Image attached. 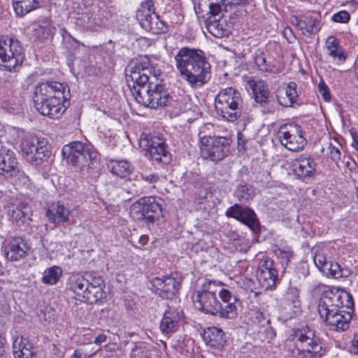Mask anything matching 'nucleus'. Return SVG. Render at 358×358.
I'll use <instances>...</instances> for the list:
<instances>
[{
    "label": "nucleus",
    "instance_id": "nucleus-42",
    "mask_svg": "<svg viewBox=\"0 0 358 358\" xmlns=\"http://www.w3.org/2000/svg\"><path fill=\"white\" fill-rule=\"evenodd\" d=\"M236 195L241 201H249L254 196V190L247 185H240L236 190Z\"/></svg>",
    "mask_w": 358,
    "mask_h": 358
},
{
    "label": "nucleus",
    "instance_id": "nucleus-10",
    "mask_svg": "<svg viewBox=\"0 0 358 358\" xmlns=\"http://www.w3.org/2000/svg\"><path fill=\"white\" fill-rule=\"evenodd\" d=\"M160 75L159 70L151 66L150 59L141 56L126 74V80L129 87L147 85L150 80H157Z\"/></svg>",
    "mask_w": 358,
    "mask_h": 358
},
{
    "label": "nucleus",
    "instance_id": "nucleus-63",
    "mask_svg": "<svg viewBox=\"0 0 358 358\" xmlns=\"http://www.w3.org/2000/svg\"><path fill=\"white\" fill-rule=\"evenodd\" d=\"M83 354V351L81 349H76L71 355L70 358H81Z\"/></svg>",
    "mask_w": 358,
    "mask_h": 358
},
{
    "label": "nucleus",
    "instance_id": "nucleus-3",
    "mask_svg": "<svg viewBox=\"0 0 358 358\" xmlns=\"http://www.w3.org/2000/svg\"><path fill=\"white\" fill-rule=\"evenodd\" d=\"M62 154L69 164L78 168L81 172L90 173L99 167V154L92 145L71 142L63 147Z\"/></svg>",
    "mask_w": 358,
    "mask_h": 358
},
{
    "label": "nucleus",
    "instance_id": "nucleus-58",
    "mask_svg": "<svg viewBox=\"0 0 358 358\" xmlns=\"http://www.w3.org/2000/svg\"><path fill=\"white\" fill-rule=\"evenodd\" d=\"M142 178L150 183L156 182L159 180V176L156 174H142Z\"/></svg>",
    "mask_w": 358,
    "mask_h": 358
},
{
    "label": "nucleus",
    "instance_id": "nucleus-38",
    "mask_svg": "<svg viewBox=\"0 0 358 358\" xmlns=\"http://www.w3.org/2000/svg\"><path fill=\"white\" fill-rule=\"evenodd\" d=\"M322 273L327 277L336 279L347 277L350 274L348 269L342 268L338 263L334 262H329Z\"/></svg>",
    "mask_w": 358,
    "mask_h": 358
},
{
    "label": "nucleus",
    "instance_id": "nucleus-22",
    "mask_svg": "<svg viewBox=\"0 0 358 358\" xmlns=\"http://www.w3.org/2000/svg\"><path fill=\"white\" fill-rule=\"evenodd\" d=\"M29 249V245L25 240L20 237L13 238L6 246V257L9 260L17 261L26 257Z\"/></svg>",
    "mask_w": 358,
    "mask_h": 358
},
{
    "label": "nucleus",
    "instance_id": "nucleus-54",
    "mask_svg": "<svg viewBox=\"0 0 358 358\" xmlns=\"http://www.w3.org/2000/svg\"><path fill=\"white\" fill-rule=\"evenodd\" d=\"M317 22L315 20H310L306 24V32L308 34H313L318 31Z\"/></svg>",
    "mask_w": 358,
    "mask_h": 358
},
{
    "label": "nucleus",
    "instance_id": "nucleus-49",
    "mask_svg": "<svg viewBox=\"0 0 358 358\" xmlns=\"http://www.w3.org/2000/svg\"><path fill=\"white\" fill-rule=\"evenodd\" d=\"M314 262L316 266L320 269V271L323 272L324 268L327 267L329 262L327 261V258L323 253H316L314 256Z\"/></svg>",
    "mask_w": 358,
    "mask_h": 358
},
{
    "label": "nucleus",
    "instance_id": "nucleus-2",
    "mask_svg": "<svg viewBox=\"0 0 358 358\" xmlns=\"http://www.w3.org/2000/svg\"><path fill=\"white\" fill-rule=\"evenodd\" d=\"M176 68L181 77L192 87H201L210 78V65L201 50L181 48L175 56Z\"/></svg>",
    "mask_w": 358,
    "mask_h": 358
},
{
    "label": "nucleus",
    "instance_id": "nucleus-21",
    "mask_svg": "<svg viewBox=\"0 0 358 358\" xmlns=\"http://www.w3.org/2000/svg\"><path fill=\"white\" fill-rule=\"evenodd\" d=\"M282 313L287 317H292L299 311L301 302L299 290L296 287H289L281 301Z\"/></svg>",
    "mask_w": 358,
    "mask_h": 358
},
{
    "label": "nucleus",
    "instance_id": "nucleus-29",
    "mask_svg": "<svg viewBox=\"0 0 358 358\" xmlns=\"http://www.w3.org/2000/svg\"><path fill=\"white\" fill-rule=\"evenodd\" d=\"M203 338L206 343L212 348H219L222 347L226 342L223 331L215 327H208L205 329Z\"/></svg>",
    "mask_w": 358,
    "mask_h": 358
},
{
    "label": "nucleus",
    "instance_id": "nucleus-47",
    "mask_svg": "<svg viewBox=\"0 0 358 358\" xmlns=\"http://www.w3.org/2000/svg\"><path fill=\"white\" fill-rule=\"evenodd\" d=\"M154 13V3L152 0H145L141 3V10H138V17H144L146 13Z\"/></svg>",
    "mask_w": 358,
    "mask_h": 358
},
{
    "label": "nucleus",
    "instance_id": "nucleus-26",
    "mask_svg": "<svg viewBox=\"0 0 358 358\" xmlns=\"http://www.w3.org/2000/svg\"><path fill=\"white\" fill-rule=\"evenodd\" d=\"M181 319L180 313L176 309L167 310L161 320L159 328L162 333L169 334L174 332Z\"/></svg>",
    "mask_w": 358,
    "mask_h": 358
},
{
    "label": "nucleus",
    "instance_id": "nucleus-33",
    "mask_svg": "<svg viewBox=\"0 0 358 358\" xmlns=\"http://www.w3.org/2000/svg\"><path fill=\"white\" fill-rule=\"evenodd\" d=\"M107 166L112 174L122 178L129 176L133 171V166L127 160L111 159Z\"/></svg>",
    "mask_w": 358,
    "mask_h": 358
},
{
    "label": "nucleus",
    "instance_id": "nucleus-23",
    "mask_svg": "<svg viewBox=\"0 0 358 358\" xmlns=\"http://www.w3.org/2000/svg\"><path fill=\"white\" fill-rule=\"evenodd\" d=\"M220 287H218L217 293H218L222 300V302H220L222 304L221 317L232 319L236 317L237 313L235 305L236 298L229 290L225 288L220 289Z\"/></svg>",
    "mask_w": 358,
    "mask_h": 358
},
{
    "label": "nucleus",
    "instance_id": "nucleus-37",
    "mask_svg": "<svg viewBox=\"0 0 358 358\" xmlns=\"http://www.w3.org/2000/svg\"><path fill=\"white\" fill-rule=\"evenodd\" d=\"M257 277L262 286L268 289L275 286L278 275L277 270L275 268L264 273H257Z\"/></svg>",
    "mask_w": 358,
    "mask_h": 358
},
{
    "label": "nucleus",
    "instance_id": "nucleus-17",
    "mask_svg": "<svg viewBox=\"0 0 358 358\" xmlns=\"http://www.w3.org/2000/svg\"><path fill=\"white\" fill-rule=\"evenodd\" d=\"M152 283L156 294L164 299H172L180 286V282L171 275L155 278Z\"/></svg>",
    "mask_w": 358,
    "mask_h": 358
},
{
    "label": "nucleus",
    "instance_id": "nucleus-32",
    "mask_svg": "<svg viewBox=\"0 0 358 358\" xmlns=\"http://www.w3.org/2000/svg\"><path fill=\"white\" fill-rule=\"evenodd\" d=\"M89 282L88 280L80 273H73L69 277V288L75 294L77 300H81Z\"/></svg>",
    "mask_w": 358,
    "mask_h": 358
},
{
    "label": "nucleus",
    "instance_id": "nucleus-20",
    "mask_svg": "<svg viewBox=\"0 0 358 358\" xmlns=\"http://www.w3.org/2000/svg\"><path fill=\"white\" fill-rule=\"evenodd\" d=\"M105 287L103 280L100 278H94L89 282L81 301L94 303L106 298V292L103 290Z\"/></svg>",
    "mask_w": 358,
    "mask_h": 358
},
{
    "label": "nucleus",
    "instance_id": "nucleus-40",
    "mask_svg": "<svg viewBox=\"0 0 358 358\" xmlns=\"http://www.w3.org/2000/svg\"><path fill=\"white\" fill-rule=\"evenodd\" d=\"M15 170L8 175V177L13 178L15 185L20 187H28L29 185V178L24 172L20 169L19 165Z\"/></svg>",
    "mask_w": 358,
    "mask_h": 358
},
{
    "label": "nucleus",
    "instance_id": "nucleus-45",
    "mask_svg": "<svg viewBox=\"0 0 358 358\" xmlns=\"http://www.w3.org/2000/svg\"><path fill=\"white\" fill-rule=\"evenodd\" d=\"M94 19L88 13L83 14L77 20V24L85 29H92L94 27Z\"/></svg>",
    "mask_w": 358,
    "mask_h": 358
},
{
    "label": "nucleus",
    "instance_id": "nucleus-7",
    "mask_svg": "<svg viewBox=\"0 0 358 358\" xmlns=\"http://www.w3.org/2000/svg\"><path fill=\"white\" fill-rule=\"evenodd\" d=\"M20 148L26 161L36 165L48 161L51 156L46 141L36 136L24 135L21 140Z\"/></svg>",
    "mask_w": 358,
    "mask_h": 358
},
{
    "label": "nucleus",
    "instance_id": "nucleus-57",
    "mask_svg": "<svg viewBox=\"0 0 358 358\" xmlns=\"http://www.w3.org/2000/svg\"><path fill=\"white\" fill-rule=\"evenodd\" d=\"M292 252L289 250H279L278 256L282 259L289 262V260L292 257Z\"/></svg>",
    "mask_w": 358,
    "mask_h": 358
},
{
    "label": "nucleus",
    "instance_id": "nucleus-30",
    "mask_svg": "<svg viewBox=\"0 0 358 358\" xmlns=\"http://www.w3.org/2000/svg\"><path fill=\"white\" fill-rule=\"evenodd\" d=\"M296 87L297 85L294 82H290L287 84L285 89V93L282 95L278 96V101L280 105L285 107H295L300 105Z\"/></svg>",
    "mask_w": 358,
    "mask_h": 358
},
{
    "label": "nucleus",
    "instance_id": "nucleus-25",
    "mask_svg": "<svg viewBox=\"0 0 358 358\" xmlns=\"http://www.w3.org/2000/svg\"><path fill=\"white\" fill-rule=\"evenodd\" d=\"M70 210L60 202L52 203L47 210L46 215L52 223L59 224L69 220Z\"/></svg>",
    "mask_w": 358,
    "mask_h": 358
},
{
    "label": "nucleus",
    "instance_id": "nucleus-50",
    "mask_svg": "<svg viewBox=\"0 0 358 358\" xmlns=\"http://www.w3.org/2000/svg\"><path fill=\"white\" fill-rule=\"evenodd\" d=\"M318 91L322 95L323 99L326 102H329L331 101V93L328 86L323 82L321 81L318 84Z\"/></svg>",
    "mask_w": 358,
    "mask_h": 358
},
{
    "label": "nucleus",
    "instance_id": "nucleus-59",
    "mask_svg": "<svg viewBox=\"0 0 358 358\" xmlns=\"http://www.w3.org/2000/svg\"><path fill=\"white\" fill-rule=\"evenodd\" d=\"M246 10L243 8H238L234 11L233 15H230L231 18H237L246 15Z\"/></svg>",
    "mask_w": 358,
    "mask_h": 358
},
{
    "label": "nucleus",
    "instance_id": "nucleus-48",
    "mask_svg": "<svg viewBox=\"0 0 358 358\" xmlns=\"http://www.w3.org/2000/svg\"><path fill=\"white\" fill-rule=\"evenodd\" d=\"M255 62L257 66L262 71H271L268 65L266 64V57L263 52L256 53Z\"/></svg>",
    "mask_w": 358,
    "mask_h": 358
},
{
    "label": "nucleus",
    "instance_id": "nucleus-39",
    "mask_svg": "<svg viewBox=\"0 0 358 358\" xmlns=\"http://www.w3.org/2000/svg\"><path fill=\"white\" fill-rule=\"evenodd\" d=\"M62 272L61 267L52 266L44 271L41 281L45 285H56L59 280Z\"/></svg>",
    "mask_w": 358,
    "mask_h": 358
},
{
    "label": "nucleus",
    "instance_id": "nucleus-34",
    "mask_svg": "<svg viewBox=\"0 0 358 358\" xmlns=\"http://www.w3.org/2000/svg\"><path fill=\"white\" fill-rule=\"evenodd\" d=\"M248 84L252 90L255 99L258 103H265L267 101L269 95V91L265 83L261 80L250 79Z\"/></svg>",
    "mask_w": 358,
    "mask_h": 358
},
{
    "label": "nucleus",
    "instance_id": "nucleus-52",
    "mask_svg": "<svg viewBox=\"0 0 358 358\" xmlns=\"http://www.w3.org/2000/svg\"><path fill=\"white\" fill-rule=\"evenodd\" d=\"M246 4H248V0H227L224 12L227 13L229 10H232L234 6Z\"/></svg>",
    "mask_w": 358,
    "mask_h": 358
},
{
    "label": "nucleus",
    "instance_id": "nucleus-27",
    "mask_svg": "<svg viewBox=\"0 0 358 358\" xmlns=\"http://www.w3.org/2000/svg\"><path fill=\"white\" fill-rule=\"evenodd\" d=\"M143 15L144 17L140 19V23L144 29L155 34L165 32L166 27L164 22L160 20L159 16L155 13H146Z\"/></svg>",
    "mask_w": 358,
    "mask_h": 358
},
{
    "label": "nucleus",
    "instance_id": "nucleus-41",
    "mask_svg": "<svg viewBox=\"0 0 358 358\" xmlns=\"http://www.w3.org/2000/svg\"><path fill=\"white\" fill-rule=\"evenodd\" d=\"M27 210L28 207L25 204L21 203L20 205H17L10 214L11 220L17 223L20 222H23L28 213Z\"/></svg>",
    "mask_w": 358,
    "mask_h": 358
},
{
    "label": "nucleus",
    "instance_id": "nucleus-53",
    "mask_svg": "<svg viewBox=\"0 0 358 358\" xmlns=\"http://www.w3.org/2000/svg\"><path fill=\"white\" fill-rule=\"evenodd\" d=\"M328 154L334 161H338L341 158V152L338 148L334 147L331 144L328 145Z\"/></svg>",
    "mask_w": 358,
    "mask_h": 358
},
{
    "label": "nucleus",
    "instance_id": "nucleus-44",
    "mask_svg": "<svg viewBox=\"0 0 358 358\" xmlns=\"http://www.w3.org/2000/svg\"><path fill=\"white\" fill-rule=\"evenodd\" d=\"M148 348L144 344L136 345L131 352V358H149Z\"/></svg>",
    "mask_w": 358,
    "mask_h": 358
},
{
    "label": "nucleus",
    "instance_id": "nucleus-36",
    "mask_svg": "<svg viewBox=\"0 0 358 358\" xmlns=\"http://www.w3.org/2000/svg\"><path fill=\"white\" fill-rule=\"evenodd\" d=\"M41 0H13L14 10L17 15H24L38 7Z\"/></svg>",
    "mask_w": 358,
    "mask_h": 358
},
{
    "label": "nucleus",
    "instance_id": "nucleus-64",
    "mask_svg": "<svg viewBox=\"0 0 358 358\" xmlns=\"http://www.w3.org/2000/svg\"><path fill=\"white\" fill-rule=\"evenodd\" d=\"M149 241V237L147 235H142L138 238V243L143 246L148 243Z\"/></svg>",
    "mask_w": 358,
    "mask_h": 358
},
{
    "label": "nucleus",
    "instance_id": "nucleus-8",
    "mask_svg": "<svg viewBox=\"0 0 358 358\" xmlns=\"http://www.w3.org/2000/svg\"><path fill=\"white\" fill-rule=\"evenodd\" d=\"M229 145L226 137L203 136L199 138L200 155L203 159L217 163L226 157Z\"/></svg>",
    "mask_w": 358,
    "mask_h": 358
},
{
    "label": "nucleus",
    "instance_id": "nucleus-46",
    "mask_svg": "<svg viewBox=\"0 0 358 358\" xmlns=\"http://www.w3.org/2000/svg\"><path fill=\"white\" fill-rule=\"evenodd\" d=\"M271 269H275L273 267V261L268 258V257H264L262 259H260L259 263V267L258 270L257 271V273H262V272H266L269 271Z\"/></svg>",
    "mask_w": 358,
    "mask_h": 358
},
{
    "label": "nucleus",
    "instance_id": "nucleus-28",
    "mask_svg": "<svg viewBox=\"0 0 358 358\" xmlns=\"http://www.w3.org/2000/svg\"><path fill=\"white\" fill-rule=\"evenodd\" d=\"M295 173L301 178L312 176L315 172L316 164L311 157H301L293 163Z\"/></svg>",
    "mask_w": 358,
    "mask_h": 358
},
{
    "label": "nucleus",
    "instance_id": "nucleus-56",
    "mask_svg": "<svg viewBox=\"0 0 358 358\" xmlns=\"http://www.w3.org/2000/svg\"><path fill=\"white\" fill-rule=\"evenodd\" d=\"M237 250L246 252L250 247V243L245 240H239L235 245Z\"/></svg>",
    "mask_w": 358,
    "mask_h": 358
},
{
    "label": "nucleus",
    "instance_id": "nucleus-11",
    "mask_svg": "<svg viewBox=\"0 0 358 358\" xmlns=\"http://www.w3.org/2000/svg\"><path fill=\"white\" fill-rule=\"evenodd\" d=\"M0 59L2 66L9 71H17L24 60L22 48L17 39L0 38Z\"/></svg>",
    "mask_w": 358,
    "mask_h": 358
},
{
    "label": "nucleus",
    "instance_id": "nucleus-35",
    "mask_svg": "<svg viewBox=\"0 0 358 358\" xmlns=\"http://www.w3.org/2000/svg\"><path fill=\"white\" fill-rule=\"evenodd\" d=\"M224 16V13H220L219 15H210L208 18L207 29L209 33L217 38H222L227 34V30L225 29L222 24L220 23V19Z\"/></svg>",
    "mask_w": 358,
    "mask_h": 358
},
{
    "label": "nucleus",
    "instance_id": "nucleus-31",
    "mask_svg": "<svg viewBox=\"0 0 358 358\" xmlns=\"http://www.w3.org/2000/svg\"><path fill=\"white\" fill-rule=\"evenodd\" d=\"M13 355L15 358H34L33 345L28 338L21 337L13 343Z\"/></svg>",
    "mask_w": 358,
    "mask_h": 358
},
{
    "label": "nucleus",
    "instance_id": "nucleus-16",
    "mask_svg": "<svg viewBox=\"0 0 358 358\" xmlns=\"http://www.w3.org/2000/svg\"><path fill=\"white\" fill-rule=\"evenodd\" d=\"M69 99L34 100L36 109L43 115L52 119L59 118L69 105Z\"/></svg>",
    "mask_w": 358,
    "mask_h": 358
},
{
    "label": "nucleus",
    "instance_id": "nucleus-55",
    "mask_svg": "<svg viewBox=\"0 0 358 358\" xmlns=\"http://www.w3.org/2000/svg\"><path fill=\"white\" fill-rule=\"evenodd\" d=\"M349 351L352 354H358V329L354 334L353 338L351 341V345L349 348Z\"/></svg>",
    "mask_w": 358,
    "mask_h": 358
},
{
    "label": "nucleus",
    "instance_id": "nucleus-4",
    "mask_svg": "<svg viewBox=\"0 0 358 358\" xmlns=\"http://www.w3.org/2000/svg\"><path fill=\"white\" fill-rule=\"evenodd\" d=\"M222 284L216 281H206L201 287L196 290L192 296L194 307L206 313L221 317L222 304L216 294L218 287Z\"/></svg>",
    "mask_w": 358,
    "mask_h": 358
},
{
    "label": "nucleus",
    "instance_id": "nucleus-14",
    "mask_svg": "<svg viewBox=\"0 0 358 358\" xmlns=\"http://www.w3.org/2000/svg\"><path fill=\"white\" fill-rule=\"evenodd\" d=\"M70 91L67 86L56 81L38 84L34 90V100L69 99Z\"/></svg>",
    "mask_w": 358,
    "mask_h": 358
},
{
    "label": "nucleus",
    "instance_id": "nucleus-13",
    "mask_svg": "<svg viewBox=\"0 0 358 358\" xmlns=\"http://www.w3.org/2000/svg\"><path fill=\"white\" fill-rule=\"evenodd\" d=\"M278 135L281 145L293 152L303 150L306 144V140L301 127L295 124L281 126Z\"/></svg>",
    "mask_w": 358,
    "mask_h": 358
},
{
    "label": "nucleus",
    "instance_id": "nucleus-19",
    "mask_svg": "<svg viewBox=\"0 0 358 358\" xmlns=\"http://www.w3.org/2000/svg\"><path fill=\"white\" fill-rule=\"evenodd\" d=\"M324 50L329 62L336 65L342 64L345 62L346 53L341 46L339 40L335 36H330L327 38Z\"/></svg>",
    "mask_w": 358,
    "mask_h": 358
},
{
    "label": "nucleus",
    "instance_id": "nucleus-6",
    "mask_svg": "<svg viewBox=\"0 0 358 358\" xmlns=\"http://www.w3.org/2000/svg\"><path fill=\"white\" fill-rule=\"evenodd\" d=\"M292 337L296 347L301 352L304 358H320L325 352L320 339L310 328L296 329Z\"/></svg>",
    "mask_w": 358,
    "mask_h": 358
},
{
    "label": "nucleus",
    "instance_id": "nucleus-60",
    "mask_svg": "<svg viewBox=\"0 0 358 358\" xmlns=\"http://www.w3.org/2000/svg\"><path fill=\"white\" fill-rule=\"evenodd\" d=\"M291 23L296 27H299L301 24H305V21L300 20L297 16L292 15L291 17Z\"/></svg>",
    "mask_w": 358,
    "mask_h": 358
},
{
    "label": "nucleus",
    "instance_id": "nucleus-62",
    "mask_svg": "<svg viewBox=\"0 0 358 358\" xmlns=\"http://www.w3.org/2000/svg\"><path fill=\"white\" fill-rule=\"evenodd\" d=\"M106 339H107V336L106 335L103 334H99L94 340V343L96 345H101V343H104L106 341Z\"/></svg>",
    "mask_w": 358,
    "mask_h": 358
},
{
    "label": "nucleus",
    "instance_id": "nucleus-1",
    "mask_svg": "<svg viewBox=\"0 0 358 358\" xmlns=\"http://www.w3.org/2000/svg\"><path fill=\"white\" fill-rule=\"evenodd\" d=\"M353 304L350 293L336 287H328L320 299L318 313L330 330L344 331L350 327L352 315L350 311L343 308L352 309Z\"/></svg>",
    "mask_w": 358,
    "mask_h": 358
},
{
    "label": "nucleus",
    "instance_id": "nucleus-15",
    "mask_svg": "<svg viewBox=\"0 0 358 358\" xmlns=\"http://www.w3.org/2000/svg\"><path fill=\"white\" fill-rule=\"evenodd\" d=\"M140 143L152 160L164 163L169 162V152L162 138L149 134L142 138Z\"/></svg>",
    "mask_w": 358,
    "mask_h": 358
},
{
    "label": "nucleus",
    "instance_id": "nucleus-51",
    "mask_svg": "<svg viewBox=\"0 0 358 358\" xmlns=\"http://www.w3.org/2000/svg\"><path fill=\"white\" fill-rule=\"evenodd\" d=\"M332 20L338 23H346L350 20V14L345 10H341L333 15Z\"/></svg>",
    "mask_w": 358,
    "mask_h": 358
},
{
    "label": "nucleus",
    "instance_id": "nucleus-61",
    "mask_svg": "<svg viewBox=\"0 0 358 358\" xmlns=\"http://www.w3.org/2000/svg\"><path fill=\"white\" fill-rule=\"evenodd\" d=\"M245 140L243 138V135L241 133L238 134V149H244Z\"/></svg>",
    "mask_w": 358,
    "mask_h": 358
},
{
    "label": "nucleus",
    "instance_id": "nucleus-12",
    "mask_svg": "<svg viewBox=\"0 0 358 358\" xmlns=\"http://www.w3.org/2000/svg\"><path fill=\"white\" fill-rule=\"evenodd\" d=\"M130 213L136 220L153 223L162 216V208L155 197H144L133 203Z\"/></svg>",
    "mask_w": 358,
    "mask_h": 358
},
{
    "label": "nucleus",
    "instance_id": "nucleus-18",
    "mask_svg": "<svg viewBox=\"0 0 358 358\" xmlns=\"http://www.w3.org/2000/svg\"><path fill=\"white\" fill-rule=\"evenodd\" d=\"M226 215L246 224L255 231L259 227V222L254 211L249 208H243L238 204L227 209Z\"/></svg>",
    "mask_w": 358,
    "mask_h": 358
},
{
    "label": "nucleus",
    "instance_id": "nucleus-43",
    "mask_svg": "<svg viewBox=\"0 0 358 358\" xmlns=\"http://www.w3.org/2000/svg\"><path fill=\"white\" fill-rule=\"evenodd\" d=\"M209 13L212 15H219L224 12V6L227 3V0H209Z\"/></svg>",
    "mask_w": 358,
    "mask_h": 358
},
{
    "label": "nucleus",
    "instance_id": "nucleus-5",
    "mask_svg": "<svg viewBox=\"0 0 358 358\" xmlns=\"http://www.w3.org/2000/svg\"><path fill=\"white\" fill-rule=\"evenodd\" d=\"M157 80H150L147 85L131 88L136 101L144 106L157 108L166 106L169 95L164 86Z\"/></svg>",
    "mask_w": 358,
    "mask_h": 358
},
{
    "label": "nucleus",
    "instance_id": "nucleus-24",
    "mask_svg": "<svg viewBox=\"0 0 358 358\" xmlns=\"http://www.w3.org/2000/svg\"><path fill=\"white\" fill-rule=\"evenodd\" d=\"M18 165L15 153L5 147H0V174L8 177Z\"/></svg>",
    "mask_w": 358,
    "mask_h": 358
},
{
    "label": "nucleus",
    "instance_id": "nucleus-9",
    "mask_svg": "<svg viewBox=\"0 0 358 358\" xmlns=\"http://www.w3.org/2000/svg\"><path fill=\"white\" fill-rule=\"evenodd\" d=\"M241 103L240 93L233 87H227L221 90L216 96L215 106L217 114L224 119L233 122L238 117Z\"/></svg>",
    "mask_w": 358,
    "mask_h": 358
}]
</instances>
